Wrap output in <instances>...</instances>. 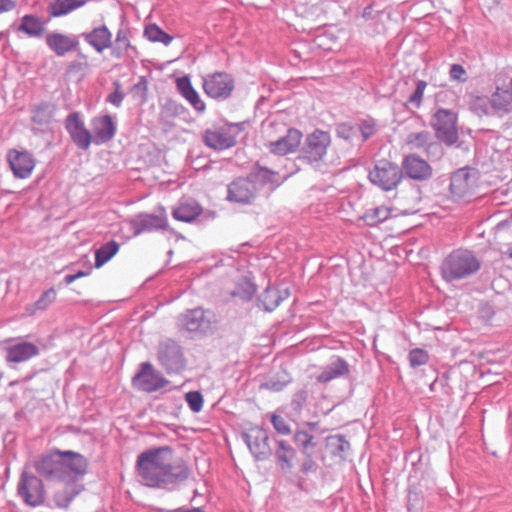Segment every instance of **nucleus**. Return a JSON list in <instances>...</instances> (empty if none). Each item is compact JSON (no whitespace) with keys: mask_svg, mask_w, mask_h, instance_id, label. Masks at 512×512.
I'll return each instance as SVG.
<instances>
[{"mask_svg":"<svg viewBox=\"0 0 512 512\" xmlns=\"http://www.w3.org/2000/svg\"><path fill=\"white\" fill-rule=\"evenodd\" d=\"M141 482L151 488L176 489L190 476L183 460L173 461V451L165 446L141 453L137 459Z\"/></svg>","mask_w":512,"mask_h":512,"instance_id":"1","label":"nucleus"},{"mask_svg":"<svg viewBox=\"0 0 512 512\" xmlns=\"http://www.w3.org/2000/svg\"><path fill=\"white\" fill-rule=\"evenodd\" d=\"M64 455V471L67 474V484L55 493L54 500L58 507L67 508L73 499L79 495L84 486L78 483L87 473L88 461L80 453L73 451H63Z\"/></svg>","mask_w":512,"mask_h":512,"instance_id":"2","label":"nucleus"},{"mask_svg":"<svg viewBox=\"0 0 512 512\" xmlns=\"http://www.w3.org/2000/svg\"><path fill=\"white\" fill-rule=\"evenodd\" d=\"M481 267L480 261L472 251L456 249L441 265L442 278L447 282L464 279L476 273Z\"/></svg>","mask_w":512,"mask_h":512,"instance_id":"3","label":"nucleus"},{"mask_svg":"<svg viewBox=\"0 0 512 512\" xmlns=\"http://www.w3.org/2000/svg\"><path fill=\"white\" fill-rule=\"evenodd\" d=\"M246 123H227L213 129H206L203 133L204 144L215 150L224 151L237 144L239 134L245 129Z\"/></svg>","mask_w":512,"mask_h":512,"instance_id":"4","label":"nucleus"},{"mask_svg":"<svg viewBox=\"0 0 512 512\" xmlns=\"http://www.w3.org/2000/svg\"><path fill=\"white\" fill-rule=\"evenodd\" d=\"M159 365L168 374H178L185 369L186 359L182 347L172 339L159 343L157 348Z\"/></svg>","mask_w":512,"mask_h":512,"instance_id":"5","label":"nucleus"},{"mask_svg":"<svg viewBox=\"0 0 512 512\" xmlns=\"http://www.w3.org/2000/svg\"><path fill=\"white\" fill-rule=\"evenodd\" d=\"M214 324V313L202 308L187 310L178 318V325L180 329L189 333L207 334L213 330Z\"/></svg>","mask_w":512,"mask_h":512,"instance_id":"6","label":"nucleus"},{"mask_svg":"<svg viewBox=\"0 0 512 512\" xmlns=\"http://www.w3.org/2000/svg\"><path fill=\"white\" fill-rule=\"evenodd\" d=\"M330 144V134L316 129L306 136L300 149V158L310 164L319 163L325 157Z\"/></svg>","mask_w":512,"mask_h":512,"instance_id":"7","label":"nucleus"},{"mask_svg":"<svg viewBox=\"0 0 512 512\" xmlns=\"http://www.w3.org/2000/svg\"><path fill=\"white\" fill-rule=\"evenodd\" d=\"M402 178L401 168L397 164L384 159L377 161L373 170L369 172L370 181L385 191L395 189Z\"/></svg>","mask_w":512,"mask_h":512,"instance_id":"8","label":"nucleus"},{"mask_svg":"<svg viewBox=\"0 0 512 512\" xmlns=\"http://www.w3.org/2000/svg\"><path fill=\"white\" fill-rule=\"evenodd\" d=\"M34 468L37 473L50 481L67 480V474L64 471V455L62 451L56 450L47 455H43L34 461Z\"/></svg>","mask_w":512,"mask_h":512,"instance_id":"9","label":"nucleus"},{"mask_svg":"<svg viewBox=\"0 0 512 512\" xmlns=\"http://www.w3.org/2000/svg\"><path fill=\"white\" fill-rule=\"evenodd\" d=\"M457 115L454 111L440 108L433 115V128L439 140L453 145L458 140Z\"/></svg>","mask_w":512,"mask_h":512,"instance_id":"10","label":"nucleus"},{"mask_svg":"<svg viewBox=\"0 0 512 512\" xmlns=\"http://www.w3.org/2000/svg\"><path fill=\"white\" fill-rule=\"evenodd\" d=\"M169 381L150 362H143L132 379L133 386L143 392L152 393L164 388Z\"/></svg>","mask_w":512,"mask_h":512,"instance_id":"11","label":"nucleus"},{"mask_svg":"<svg viewBox=\"0 0 512 512\" xmlns=\"http://www.w3.org/2000/svg\"><path fill=\"white\" fill-rule=\"evenodd\" d=\"M130 227L135 236L155 231H165L168 228V221L165 209L159 207L157 214L140 213L130 221Z\"/></svg>","mask_w":512,"mask_h":512,"instance_id":"12","label":"nucleus"},{"mask_svg":"<svg viewBox=\"0 0 512 512\" xmlns=\"http://www.w3.org/2000/svg\"><path fill=\"white\" fill-rule=\"evenodd\" d=\"M203 90L213 99H227L234 90V79L225 72L209 74L203 77Z\"/></svg>","mask_w":512,"mask_h":512,"instance_id":"13","label":"nucleus"},{"mask_svg":"<svg viewBox=\"0 0 512 512\" xmlns=\"http://www.w3.org/2000/svg\"><path fill=\"white\" fill-rule=\"evenodd\" d=\"M18 494L27 505L32 507L39 506L45 501L42 480L27 472H23L21 475Z\"/></svg>","mask_w":512,"mask_h":512,"instance_id":"14","label":"nucleus"},{"mask_svg":"<svg viewBox=\"0 0 512 512\" xmlns=\"http://www.w3.org/2000/svg\"><path fill=\"white\" fill-rule=\"evenodd\" d=\"M64 124L73 143L81 150H88L91 143H93L92 133L86 128L80 113H70Z\"/></svg>","mask_w":512,"mask_h":512,"instance_id":"15","label":"nucleus"},{"mask_svg":"<svg viewBox=\"0 0 512 512\" xmlns=\"http://www.w3.org/2000/svg\"><path fill=\"white\" fill-rule=\"evenodd\" d=\"M242 438L256 461H265L271 455L269 436L263 428L256 427L242 434Z\"/></svg>","mask_w":512,"mask_h":512,"instance_id":"16","label":"nucleus"},{"mask_svg":"<svg viewBox=\"0 0 512 512\" xmlns=\"http://www.w3.org/2000/svg\"><path fill=\"white\" fill-rule=\"evenodd\" d=\"M90 126L95 145L108 143L117 132V124L109 114L93 117L90 121Z\"/></svg>","mask_w":512,"mask_h":512,"instance_id":"17","label":"nucleus"},{"mask_svg":"<svg viewBox=\"0 0 512 512\" xmlns=\"http://www.w3.org/2000/svg\"><path fill=\"white\" fill-rule=\"evenodd\" d=\"M5 360L9 365L29 361L40 354V348L28 341L11 342L4 348Z\"/></svg>","mask_w":512,"mask_h":512,"instance_id":"18","label":"nucleus"},{"mask_svg":"<svg viewBox=\"0 0 512 512\" xmlns=\"http://www.w3.org/2000/svg\"><path fill=\"white\" fill-rule=\"evenodd\" d=\"M7 161L13 175L19 179L29 178L35 167V160L28 151L12 149L7 154Z\"/></svg>","mask_w":512,"mask_h":512,"instance_id":"19","label":"nucleus"},{"mask_svg":"<svg viewBox=\"0 0 512 512\" xmlns=\"http://www.w3.org/2000/svg\"><path fill=\"white\" fill-rule=\"evenodd\" d=\"M45 43L58 57H63L79 46L78 36L67 35L61 32H51L46 35Z\"/></svg>","mask_w":512,"mask_h":512,"instance_id":"20","label":"nucleus"},{"mask_svg":"<svg viewBox=\"0 0 512 512\" xmlns=\"http://www.w3.org/2000/svg\"><path fill=\"white\" fill-rule=\"evenodd\" d=\"M256 195L255 183L249 178H238L228 186L227 199L231 202L247 204Z\"/></svg>","mask_w":512,"mask_h":512,"instance_id":"21","label":"nucleus"},{"mask_svg":"<svg viewBox=\"0 0 512 512\" xmlns=\"http://www.w3.org/2000/svg\"><path fill=\"white\" fill-rule=\"evenodd\" d=\"M401 170L407 177L417 181L427 180L432 175L430 164L416 154L407 155L403 159Z\"/></svg>","mask_w":512,"mask_h":512,"instance_id":"22","label":"nucleus"},{"mask_svg":"<svg viewBox=\"0 0 512 512\" xmlns=\"http://www.w3.org/2000/svg\"><path fill=\"white\" fill-rule=\"evenodd\" d=\"M475 185V173L468 167L458 169L450 179V191L454 197H465Z\"/></svg>","mask_w":512,"mask_h":512,"instance_id":"23","label":"nucleus"},{"mask_svg":"<svg viewBox=\"0 0 512 512\" xmlns=\"http://www.w3.org/2000/svg\"><path fill=\"white\" fill-rule=\"evenodd\" d=\"M301 139V131L296 128H289L285 136L269 142L267 147L271 153L283 156L295 152L301 143Z\"/></svg>","mask_w":512,"mask_h":512,"instance_id":"24","label":"nucleus"},{"mask_svg":"<svg viewBox=\"0 0 512 512\" xmlns=\"http://www.w3.org/2000/svg\"><path fill=\"white\" fill-rule=\"evenodd\" d=\"M79 37L98 53H102L112 46V33L105 24L94 27L91 31L83 32Z\"/></svg>","mask_w":512,"mask_h":512,"instance_id":"25","label":"nucleus"},{"mask_svg":"<svg viewBox=\"0 0 512 512\" xmlns=\"http://www.w3.org/2000/svg\"><path fill=\"white\" fill-rule=\"evenodd\" d=\"M349 372L348 362L340 356H333L316 379L319 383H328L331 380L348 375Z\"/></svg>","mask_w":512,"mask_h":512,"instance_id":"26","label":"nucleus"},{"mask_svg":"<svg viewBox=\"0 0 512 512\" xmlns=\"http://www.w3.org/2000/svg\"><path fill=\"white\" fill-rule=\"evenodd\" d=\"M176 87L180 95L185 98L190 105L198 112H203L206 108L198 92L193 88L190 78L182 76L176 80Z\"/></svg>","mask_w":512,"mask_h":512,"instance_id":"27","label":"nucleus"},{"mask_svg":"<svg viewBox=\"0 0 512 512\" xmlns=\"http://www.w3.org/2000/svg\"><path fill=\"white\" fill-rule=\"evenodd\" d=\"M289 296L287 289L281 291L275 287H267L259 296V303L265 311L275 310Z\"/></svg>","mask_w":512,"mask_h":512,"instance_id":"28","label":"nucleus"},{"mask_svg":"<svg viewBox=\"0 0 512 512\" xmlns=\"http://www.w3.org/2000/svg\"><path fill=\"white\" fill-rule=\"evenodd\" d=\"M45 25L46 23L37 15L26 14L21 18L18 31L27 34L29 37L39 38L45 31Z\"/></svg>","mask_w":512,"mask_h":512,"instance_id":"29","label":"nucleus"},{"mask_svg":"<svg viewBox=\"0 0 512 512\" xmlns=\"http://www.w3.org/2000/svg\"><path fill=\"white\" fill-rule=\"evenodd\" d=\"M202 213L201 206L194 200L185 201L172 212L174 219L186 223L194 221Z\"/></svg>","mask_w":512,"mask_h":512,"instance_id":"30","label":"nucleus"},{"mask_svg":"<svg viewBox=\"0 0 512 512\" xmlns=\"http://www.w3.org/2000/svg\"><path fill=\"white\" fill-rule=\"evenodd\" d=\"M54 112V105L48 102H41L32 108L31 120L34 124L40 126L41 129L46 128L52 122Z\"/></svg>","mask_w":512,"mask_h":512,"instance_id":"31","label":"nucleus"},{"mask_svg":"<svg viewBox=\"0 0 512 512\" xmlns=\"http://www.w3.org/2000/svg\"><path fill=\"white\" fill-rule=\"evenodd\" d=\"M275 457L279 462L280 468L284 471L293 467V460L296 457L295 449L285 440L277 441Z\"/></svg>","mask_w":512,"mask_h":512,"instance_id":"32","label":"nucleus"},{"mask_svg":"<svg viewBox=\"0 0 512 512\" xmlns=\"http://www.w3.org/2000/svg\"><path fill=\"white\" fill-rule=\"evenodd\" d=\"M87 0H54L48 7L51 17H61L80 8L86 4Z\"/></svg>","mask_w":512,"mask_h":512,"instance_id":"33","label":"nucleus"},{"mask_svg":"<svg viewBox=\"0 0 512 512\" xmlns=\"http://www.w3.org/2000/svg\"><path fill=\"white\" fill-rule=\"evenodd\" d=\"M130 50L136 51L135 47L131 45L127 30L121 28L116 34L111 55L116 59H122L129 54Z\"/></svg>","mask_w":512,"mask_h":512,"instance_id":"34","label":"nucleus"},{"mask_svg":"<svg viewBox=\"0 0 512 512\" xmlns=\"http://www.w3.org/2000/svg\"><path fill=\"white\" fill-rule=\"evenodd\" d=\"M119 247L116 241L111 240L98 248L95 252V267L100 268L112 259L119 251Z\"/></svg>","mask_w":512,"mask_h":512,"instance_id":"35","label":"nucleus"},{"mask_svg":"<svg viewBox=\"0 0 512 512\" xmlns=\"http://www.w3.org/2000/svg\"><path fill=\"white\" fill-rule=\"evenodd\" d=\"M391 208L386 206H378L367 210L362 219L368 226H377L391 216Z\"/></svg>","mask_w":512,"mask_h":512,"instance_id":"36","label":"nucleus"},{"mask_svg":"<svg viewBox=\"0 0 512 512\" xmlns=\"http://www.w3.org/2000/svg\"><path fill=\"white\" fill-rule=\"evenodd\" d=\"M471 110L477 115L492 116L496 115V111L493 107L492 95L487 96H476L470 103Z\"/></svg>","mask_w":512,"mask_h":512,"instance_id":"37","label":"nucleus"},{"mask_svg":"<svg viewBox=\"0 0 512 512\" xmlns=\"http://www.w3.org/2000/svg\"><path fill=\"white\" fill-rule=\"evenodd\" d=\"M431 141L432 135L428 131L410 133L406 138V143L411 149H423L425 151H428L433 145Z\"/></svg>","mask_w":512,"mask_h":512,"instance_id":"38","label":"nucleus"},{"mask_svg":"<svg viewBox=\"0 0 512 512\" xmlns=\"http://www.w3.org/2000/svg\"><path fill=\"white\" fill-rule=\"evenodd\" d=\"M314 437L304 430H297L294 433L293 440L303 455L313 454L315 448Z\"/></svg>","mask_w":512,"mask_h":512,"instance_id":"39","label":"nucleus"},{"mask_svg":"<svg viewBox=\"0 0 512 512\" xmlns=\"http://www.w3.org/2000/svg\"><path fill=\"white\" fill-rule=\"evenodd\" d=\"M256 292L255 284L248 278H241L232 292V296L239 297L242 300L249 301Z\"/></svg>","mask_w":512,"mask_h":512,"instance_id":"40","label":"nucleus"},{"mask_svg":"<svg viewBox=\"0 0 512 512\" xmlns=\"http://www.w3.org/2000/svg\"><path fill=\"white\" fill-rule=\"evenodd\" d=\"M252 177L255 179V181H257L263 185L270 184L273 187H277L281 183L278 173L274 172L266 167H259L254 172Z\"/></svg>","mask_w":512,"mask_h":512,"instance_id":"41","label":"nucleus"},{"mask_svg":"<svg viewBox=\"0 0 512 512\" xmlns=\"http://www.w3.org/2000/svg\"><path fill=\"white\" fill-rule=\"evenodd\" d=\"M144 36L151 42H160L164 45H169L173 39L172 36L163 31L156 24L146 26Z\"/></svg>","mask_w":512,"mask_h":512,"instance_id":"42","label":"nucleus"},{"mask_svg":"<svg viewBox=\"0 0 512 512\" xmlns=\"http://www.w3.org/2000/svg\"><path fill=\"white\" fill-rule=\"evenodd\" d=\"M327 446L334 455L342 456L343 453L350 449L349 442L343 435H333L327 438Z\"/></svg>","mask_w":512,"mask_h":512,"instance_id":"43","label":"nucleus"},{"mask_svg":"<svg viewBox=\"0 0 512 512\" xmlns=\"http://www.w3.org/2000/svg\"><path fill=\"white\" fill-rule=\"evenodd\" d=\"M503 84V90L512 91V67L506 66L498 69L493 77V84Z\"/></svg>","mask_w":512,"mask_h":512,"instance_id":"44","label":"nucleus"},{"mask_svg":"<svg viewBox=\"0 0 512 512\" xmlns=\"http://www.w3.org/2000/svg\"><path fill=\"white\" fill-rule=\"evenodd\" d=\"M427 87V82L424 80H417L414 92L408 97L407 103L413 108H420L422 104L423 95Z\"/></svg>","mask_w":512,"mask_h":512,"instance_id":"45","label":"nucleus"},{"mask_svg":"<svg viewBox=\"0 0 512 512\" xmlns=\"http://www.w3.org/2000/svg\"><path fill=\"white\" fill-rule=\"evenodd\" d=\"M408 359L411 367L415 368L425 365L429 361V355L426 350L415 348L409 352Z\"/></svg>","mask_w":512,"mask_h":512,"instance_id":"46","label":"nucleus"},{"mask_svg":"<svg viewBox=\"0 0 512 512\" xmlns=\"http://www.w3.org/2000/svg\"><path fill=\"white\" fill-rule=\"evenodd\" d=\"M185 400L194 413H198L203 408V396L199 391H189L185 394Z\"/></svg>","mask_w":512,"mask_h":512,"instance_id":"47","label":"nucleus"},{"mask_svg":"<svg viewBox=\"0 0 512 512\" xmlns=\"http://www.w3.org/2000/svg\"><path fill=\"white\" fill-rule=\"evenodd\" d=\"M113 87L114 91L108 94V96L106 97V102L112 104L116 108H119L121 107L122 102L125 98V93L121 89V84L119 81H114Z\"/></svg>","mask_w":512,"mask_h":512,"instance_id":"48","label":"nucleus"},{"mask_svg":"<svg viewBox=\"0 0 512 512\" xmlns=\"http://www.w3.org/2000/svg\"><path fill=\"white\" fill-rule=\"evenodd\" d=\"M56 299V291L54 288H49L44 291L39 299L35 302V307L38 310H44L50 306Z\"/></svg>","mask_w":512,"mask_h":512,"instance_id":"49","label":"nucleus"},{"mask_svg":"<svg viewBox=\"0 0 512 512\" xmlns=\"http://www.w3.org/2000/svg\"><path fill=\"white\" fill-rule=\"evenodd\" d=\"M148 81L144 76H141L136 84L131 89L134 97L139 98L144 102L147 98Z\"/></svg>","mask_w":512,"mask_h":512,"instance_id":"50","label":"nucleus"},{"mask_svg":"<svg viewBox=\"0 0 512 512\" xmlns=\"http://www.w3.org/2000/svg\"><path fill=\"white\" fill-rule=\"evenodd\" d=\"M271 423L273 425V428L282 435H288L291 432L290 425L287 423V421L276 414H273L271 416Z\"/></svg>","mask_w":512,"mask_h":512,"instance_id":"51","label":"nucleus"},{"mask_svg":"<svg viewBox=\"0 0 512 512\" xmlns=\"http://www.w3.org/2000/svg\"><path fill=\"white\" fill-rule=\"evenodd\" d=\"M449 77L452 81L464 83L467 81V72L460 64H452L449 70Z\"/></svg>","mask_w":512,"mask_h":512,"instance_id":"52","label":"nucleus"},{"mask_svg":"<svg viewBox=\"0 0 512 512\" xmlns=\"http://www.w3.org/2000/svg\"><path fill=\"white\" fill-rule=\"evenodd\" d=\"M359 131L362 135V138H363V141H366L367 139H369L376 131V128H375V122L373 119H366V120H363L360 124H359Z\"/></svg>","mask_w":512,"mask_h":512,"instance_id":"53","label":"nucleus"},{"mask_svg":"<svg viewBox=\"0 0 512 512\" xmlns=\"http://www.w3.org/2000/svg\"><path fill=\"white\" fill-rule=\"evenodd\" d=\"M355 128L349 123H340L336 127V134L344 140H351L355 135Z\"/></svg>","mask_w":512,"mask_h":512,"instance_id":"54","label":"nucleus"},{"mask_svg":"<svg viewBox=\"0 0 512 512\" xmlns=\"http://www.w3.org/2000/svg\"><path fill=\"white\" fill-rule=\"evenodd\" d=\"M308 392L305 389H301L294 394L292 405L294 409L300 410L304 403L307 401Z\"/></svg>","mask_w":512,"mask_h":512,"instance_id":"55","label":"nucleus"},{"mask_svg":"<svg viewBox=\"0 0 512 512\" xmlns=\"http://www.w3.org/2000/svg\"><path fill=\"white\" fill-rule=\"evenodd\" d=\"M289 381L288 380H276L274 378H270L264 386L272 391L279 392L284 389V387L287 385Z\"/></svg>","mask_w":512,"mask_h":512,"instance_id":"56","label":"nucleus"},{"mask_svg":"<svg viewBox=\"0 0 512 512\" xmlns=\"http://www.w3.org/2000/svg\"><path fill=\"white\" fill-rule=\"evenodd\" d=\"M305 459L301 464V472L308 474L316 469V463L313 460V454L304 455Z\"/></svg>","mask_w":512,"mask_h":512,"instance_id":"57","label":"nucleus"},{"mask_svg":"<svg viewBox=\"0 0 512 512\" xmlns=\"http://www.w3.org/2000/svg\"><path fill=\"white\" fill-rule=\"evenodd\" d=\"M419 503H420L419 494L417 492L409 491L408 504H407L408 510L409 511H417L420 508Z\"/></svg>","mask_w":512,"mask_h":512,"instance_id":"58","label":"nucleus"},{"mask_svg":"<svg viewBox=\"0 0 512 512\" xmlns=\"http://www.w3.org/2000/svg\"><path fill=\"white\" fill-rule=\"evenodd\" d=\"M160 512H205L202 508L200 507H186V506H182V507H178V508H175V509H160L159 510Z\"/></svg>","mask_w":512,"mask_h":512,"instance_id":"59","label":"nucleus"},{"mask_svg":"<svg viewBox=\"0 0 512 512\" xmlns=\"http://www.w3.org/2000/svg\"><path fill=\"white\" fill-rule=\"evenodd\" d=\"M16 7V3L13 0H0V13L8 12Z\"/></svg>","mask_w":512,"mask_h":512,"instance_id":"60","label":"nucleus"},{"mask_svg":"<svg viewBox=\"0 0 512 512\" xmlns=\"http://www.w3.org/2000/svg\"><path fill=\"white\" fill-rule=\"evenodd\" d=\"M76 279V276L75 274H67L65 277H64V282L69 285L71 283H73Z\"/></svg>","mask_w":512,"mask_h":512,"instance_id":"61","label":"nucleus"},{"mask_svg":"<svg viewBox=\"0 0 512 512\" xmlns=\"http://www.w3.org/2000/svg\"><path fill=\"white\" fill-rule=\"evenodd\" d=\"M89 271H78L77 273H75V276H76V279H79V278H82V277H85V276H88L89 275Z\"/></svg>","mask_w":512,"mask_h":512,"instance_id":"62","label":"nucleus"},{"mask_svg":"<svg viewBox=\"0 0 512 512\" xmlns=\"http://www.w3.org/2000/svg\"><path fill=\"white\" fill-rule=\"evenodd\" d=\"M371 10H372V9H371V7H366V8L364 9V11H363L362 16H363L364 18H369V17H370V14H371Z\"/></svg>","mask_w":512,"mask_h":512,"instance_id":"63","label":"nucleus"},{"mask_svg":"<svg viewBox=\"0 0 512 512\" xmlns=\"http://www.w3.org/2000/svg\"><path fill=\"white\" fill-rule=\"evenodd\" d=\"M505 254L509 257V258H512V246L510 248H508V250L505 252Z\"/></svg>","mask_w":512,"mask_h":512,"instance_id":"64","label":"nucleus"}]
</instances>
